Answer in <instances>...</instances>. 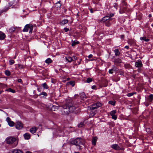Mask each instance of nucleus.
Listing matches in <instances>:
<instances>
[{"label": "nucleus", "mask_w": 153, "mask_h": 153, "mask_svg": "<svg viewBox=\"0 0 153 153\" xmlns=\"http://www.w3.org/2000/svg\"><path fill=\"white\" fill-rule=\"evenodd\" d=\"M114 14L113 13H111L110 14H108L107 16H108V17H109V19L110 18L113 17L114 16Z\"/></svg>", "instance_id": "nucleus-48"}, {"label": "nucleus", "mask_w": 153, "mask_h": 153, "mask_svg": "<svg viewBox=\"0 0 153 153\" xmlns=\"http://www.w3.org/2000/svg\"><path fill=\"white\" fill-rule=\"evenodd\" d=\"M116 112V110H114L112 111H111L110 113V114L111 116L115 115V113Z\"/></svg>", "instance_id": "nucleus-34"}, {"label": "nucleus", "mask_w": 153, "mask_h": 153, "mask_svg": "<svg viewBox=\"0 0 153 153\" xmlns=\"http://www.w3.org/2000/svg\"><path fill=\"white\" fill-rule=\"evenodd\" d=\"M14 2H15L14 1H12L10 2L8 4V7H6L4 9V11H7L9 9V7L12 6L13 5L14 6L13 4H14Z\"/></svg>", "instance_id": "nucleus-9"}, {"label": "nucleus", "mask_w": 153, "mask_h": 153, "mask_svg": "<svg viewBox=\"0 0 153 153\" xmlns=\"http://www.w3.org/2000/svg\"><path fill=\"white\" fill-rule=\"evenodd\" d=\"M112 118L114 119V120H116L117 118V115H114L111 116Z\"/></svg>", "instance_id": "nucleus-43"}, {"label": "nucleus", "mask_w": 153, "mask_h": 153, "mask_svg": "<svg viewBox=\"0 0 153 153\" xmlns=\"http://www.w3.org/2000/svg\"><path fill=\"white\" fill-rule=\"evenodd\" d=\"M72 59H73L74 60H76L77 59V57L75 56H73L72 57Z\"/></svg>", "instance_id": "nucleus-53"}, {"label": "nucleus", "mask_w": 153, "mask_h": 153, "mask_svg": "<svg viewBox=\"0 0 153 153\" xmlns=\"http://www.w3.org/2000/svg\"><path fill=\"white\" fill-rule=\"evenodd\" d=\"M61 4L60 3V1H58L55 4V6L57 8H59L61 6Z\"/></svg>", "instance_id": "nucleus-25"}, {"label": "nucleus", "mask_w": 153, "mask_h": 153, "mask_svg": "<svg viewBox=\"0 0 153 153\" xmlns=\"http://www.w3.org/2000/svg\"><path fill=\"white\" fill-rule=\"evenodd\" d=\"M55 107V109H58V107H60V106H54V105H53V107Z\"/></svg>", "instance_id": "nucleus-54"}, {"label": "nucleus", "mask_w": 153, "mask_h": 153, "mask_svg": "<svg viewBox=\"0 0 153 153\" xmlns=\"http://www.w3.org/2000/svg\"><path fill=\"white\" fill-rule=\"evenodd\" d=\"M5 74L7 76H9L10 75V72L8 70H6L5 71Z\"/></svg>", "instance_id": "nucleus-29"}, {"label": "nucleus", "mask_w": 153, "mask_h": 153, "mask_svg": "<svg viewBox=\"0 0 153 153\" xmlns=\"http://www.w3.org/2000/svg\"><path fill=\"white\" fill-rule=\"evenodd\" d=\"M26 153H31V152L29 151H27Z\"/></svg>", "instance_id": "nucleus-63"}, {"label": "nucleus", "mask_w": 153, "mask_h": 153, "mask_svg": "<svg viewBox=\"0 0 153 153\" xmlns=\"http://www.w3.org/2000/svg\"><path fill=\"white\" fill-rule=\"evenodd\" d=\"M124 67L126 68H131V66L129 64H125Z\"/></svg>", "instance_id": "nucleus-28"}, {"label": "nucleus", "mask_w": 153, "mask_h": 153, "mask_svg": "<svg viewBox=\"0 0 153 153\" xmlns=\"http://www.w3.org/2000/svg\"><path fill=\"white\" fill-rule=\"evenodd\" d=\"M114 52L115 53V55L116 56H119L120 54V53L118 49H116L114 50Z\"/></svg>", "instance_id": "nucleus-18"}, {"label": "nucleus", "mask_w": 153, "mask_h": 153, "mask_svg": "<svg viewBox=\"0 0 153 153\" xmlns=\"http://www.w3.org/2000/svg\"><path fill=\"white\" fill-rule=\"evenodd\" d=\"M136 94V93L134 92L128 93L127 94V96H128V97H130L133 96L134 94Z\"/></svg>", "instance_id": "nucleus-37"}, {"label": "nucleus", "mask_w": 153, "mask_h": 153, "mask_svg": "<svg viewBox=\"0 0 153 153\" xmlns=\"http://www.w3.org/2000/svg\"><path fill=\"white\" fill-rule=\"evenodd\" d=\"M148 16L149 18H151L152 17V15L151 14H150Z\"/></svg>", "instance_id": "nucleus-60"}, {"label": "nucleus", "mask_w": 153, "mask_h": 153, "mask_svg": "<svg viewBox=\"0 0 153 153\" xmlns=\"http://www.w3.org/2000/svg\"><path fill=\"white\" fill-rule=\"evenodd\" d=\"M149 99L150 102H151L153 100V95L151 94L149 95Z\"/></svg>", "instance_id": "nucleus-31"}, {"label": "nucleus", "mask_w": 153, "mask_h": 153, "mask_svg": "<svg viewBox=\"0 0 153 153\" xmlns=\"http://www.w3.org/2000/svg\"><path fill=\"white\" fill-rule=\"evenodd\" d=\"M18 82H19L22 83V80L21 79H18Z\"/></svg>", "instance_id": "nucleus-52"}, {"label": "nucleus", "mask_w": 153, "mask_h": 153, "mask_svg": "<svg viewBox=\"0 0 153 153\" xmlns=\"http://www.w3.org/2000/svg\"><path fill=\"white\" fill-rule=\"evenodd\" d=\"M126 9V4L125 2H123L120 10L119 12L120 13H123L125 12Z\"/></svg>", "instance_id": "nucleus-6"}, {"label": "nucleus", "mask_w": 153, "mask_h": 153, "mask_svg": "<svg viewBox=\"0 0 153 153\" xmlns=\"http://www.w3.org/2000/svg\"><path fill=\"white\" fill-rule=\"evenodd\" d=\"M52 62V60L50 58H48L45 61V62L47 64L50 63H51Z\"/></svg>", "instance_id": "nucleus-23"}, {"label": "nucleus", "mask_w": 153, "mask_h": 153, "mask_svg": "<svg viewBox=\"0 0 153 153\" xmlns=\"http://www.w3.org/2000/svg\"><path fill=\"white\" fill-rule=\"evenodd\" d=\"M84 125V123L83 122H81L78 125V127L79 128H81L83 127Z\"/></svg>", "instance_id": "nucleus-32"}, {"label": "nucleus", "mask_w": 153, "mask_h": 153, "mask_svg": "<svg viewBox=\"0 0 153 153\" xmlns=\"http://www.w3.org/2000/svg\"><path fill=\"white\" fill-rule=\"evenodd\" d=\"M92 81V79L91 78H88L87 79L86 82L88 83H90Z\"/></svg>", "instance_id": "nucleus-41"}, {"label": "nucleus", "mask_w": 153, "mask_h": 153, "mask_svg": "<svg viewBox=\"0 0 153 153\" xmlns=\"http://www.w3.org/2000/svg\"><path fill=\"white\" fill-rule=\"evenodd\" d=\"M65 59L67 61L69 62H71L72 61H74V60L73 59L72 57L70 56H68V57H66Z\"/></svg>", "instance_id": "nucleus-21"}, {"label": "nucleus", "mask_w": 153, "mask_h": 153, "mask_svg": "<svg viewBox=\"0 0 153 153\" xmlns=\"http://www.w3.org/2000/svg\"><path fill=\"white\" fill-rule=\"evenodd\" d=\"M37 129L38 128H37V127H32L30 129V131L32 134H34L36 132Z\"/></svg>", "instance_id": "nucleus-13"}, {"label": "nucleus", "mask_w": 153, "mask_h": 153, "mask_svg": "<svg viewBox=\"0 0 153 153\" xmlns=\"http://www.w3.org/2000/svg\"><path fill=\"white\" fill-rule=\"evenodd\" d=\"M79 42L78 41H74L72 42L71 44V46H74L76 45L79 44Z\"/></svg>", "instance_id": "nucleus-27"}, {"label": "nucleus", "mask_w": 153, "mask_h": 153, "mask_svg": "<svg viewBox=\"0 0 153 153\" xmlns=\"http://www.w3.org/2000/svg\"><path fill=\"white\" fill-rule=\"evenodd\" d=\"M85 143V140L81 138H77L75 139H73L71 141V144L78 146L79 149H82L81 146L84 145Z\"/></svg>", "instance_id": "nucleus-2"}, {"label": "nucleus", "mask_w": 153, "mask_h": 153, "mask_svg": "<svg viewBox=\"0 0 153 153\" xmlns=\"http://www.w3.org/2000/svg\"><path fill=\"white\" fill-rule=\"evenodd\" d=\"M6 120L8 123L11 121V119L9 117H7Z\"/></svg>", "instance_id": "nucleus-46"}, {"label": "nucleus", "mask_w": 153, "mask_h": 153, "mask_svg": "<svg viewBox=\"0 0 153 153\" xmlns=\"http://www.w3.org/2000/svg\"><path fill=\"white\" fill-rule=\"evenodd\" d=\"M143 65L142 61L140 59L138 60L135 63V66L138 68H141L142 67Z\"/></svg>", "instance_id": "nucleus-8"}, {"label": "nucleus", "mask_w": 153, "mask_h": 153, "mask_svg": "<svg viewBox=\"0 0 153 153\" xmlns=\"http://www.w3.org/2000/svg\"><path fill=\"white\" fill-rule=\"evenodd\" d=\"M111 147L115 150H120V148L118 144H114L111 146Z\"/></svg>", "instance_id": "nucleus-11"}, {"label": "nucleus", "mask_w": 153, "mask_h": 153, "mask_svg": "<svg viewBox=\"0 0 153 153\" xmlns=\"http://www.w3.org/2000/svg\"><path fill=\"white\" fill-rule=\"evenodd\" d=\"M15 30V28L14 27H12L9 29L10 32H13Z\"/></svg>", "instance_id": "nucleus-35"}, {"label": "nucleus", "mask_w": 153, "mask_h": 153, "mask_svg": "<svg viewBox=\"0 0 153 153\" xmlns=\"http://www.w3.org/2000/svg\"><path fill=\"white\" fill-rule=\"evenodd\" d=\"M114 8H115L116 9H117V4L116 3H115L114 4Z\"/></svg>", "instance_id": "nucleus-49"}, {"label": "nucleus", "mask_w": 153, "mask_h": 153, "mask_svg": "<svg viewBox=\"0 0 153 153\" xmlns=\"http://www.w3.org/2000/svg\"><path fill=\"white\" fill-rule=\"evenodd\" d=\"M121 60L120 58H115L113 61L115 64L120 63L121 62Z\"/></svg>", "instance_id": "nucleus-16"}, {"label": "nucleus", "mask_w": 153, "mask_h": 153, "mask_svg": "<svg viewBox=\"0 0 153 153\" xmlns=\"http://www.w3.org/2000/svg\"><path fill=\"white\" fill-rule=\"evenodd\" d=\"M6 37L5 34L3 32L0 31V40H3Z\"/></svg>", "instance_id": "nucleus-14"}, {"label": "nucleus", "mask_w": 153, "mask_h": 153, "mask_svg": "<svg viewBox=\"0 0 153 153\" xmlns=\"http://www.w3.org/2000/svg\"><path fill=\"white\" fill-rule=\"evenodd\" d=\"M140 39L141 40H144L146 42H149V39H147L146 37L145 36L140 37Z\"/></svg>", "instance_id": "nucleus-22"}, {"label": "nucleus", "mask_w": 153, "mask_h": 153, "mask_svg": "<svg viewBox=\"0 0 153 153\" xmlns=\"http://www.w3.org/2000/svg\"><path fill=\"white\" fill-rule=\"evenodd\" d=\"M116 102L115 101H110L108 102V103L113 105H114L115 104Z\"/></svg>", "instance_id": "nucleus-30"}, {"label": "nucleus", "mask_w": 153, "mask_h": 153, "mask_svg": "<svg viewBox=\"0 0 153 153\" xmlns=\"http://www.w3.org/2000/svg\"><path fill=\"white\" fill-rule=\"evenodd\" d=\"M109 20L106 22L105 25L106 26L109 27L110 25V23L109 22Z\"/></svg>", "instance_id": "nucleus-44"}, {"label": "nucleus", "mask_w": 153, "mask_h": 153, "mask_svg": "<svg viewBox=\"0 0 153 153\" xmlns=\"http://www.w3.org/2000/svg\"><path fill=\"white\" fill-rule=\"evenodd\" d=\"M69 84L71 85L72 87H73L75 85V82L73 81H70L69 82Z\"/></svg>", "instance_id": "nucleus-38"}, {"label": "nucleus", "mask_w": 153, "mask_h": 153, "mask_svg": "<svg viewBox=\"0 0 153 153\" xmlns=\"http://www.w3.org/2000/svg\"><path fill=\"white\" fill-rule=\"evenodd\" d=\"M128 43L129 45H132L134 44V42L133 40H129L128 42Z\"/></svg>", "instance_id": "nucleus-39"}, {"label": "nucleus", "mask_w": 153, "mask_h": 153, "mask_svg": "<svg viewBox=\"0 0 153 153\" xmlns=\"http://www.w3.org/2000/svg\"><path fill=\"white\" fill-rule=\"evenodd\" d=\"M0 86L2 88H6L7 87V85L5 84L1 83Z\"/></svg>", "instance_id": "nucleus-42"}, {"label": "nucleus", "mask_w": 153, "mask_h": 153, "mask_svg": "<svg viewBox=\"0 0 153 153\" xmlns=\"http://www.w3.org/2000/svg\"><path fill=\"white\" fill-rule=\"evenodd\" d=\"M114 72V70H113V69H110L108 71V73L111 74H112Z\"/></svg>", "instance_id": "nucleus-47"}, {"label": "nucleus", "mask_w": 153, "mask_h": 153, "mask_svg": "<svg viewBox=\"0 0 153 153\" xmlns=\"http://www.w3.org/2000/svg\"><path fill=\"white\" fill-rule=\"evenodd\" d=\"M68 22V20L67 19H64L62 20L60 22V24L62 25H64Z\"/></svg>", "instance_id": "nucleus-20"}, {"label": "nucleus", "mask_w": 153, "mask_h": 153, "mask_svg": "<svg viewBox=\"0 0 153 153\" xmlns=\"http://www.w3.org/2000/svg\"><path fill=\"white\" fill-rule=\"evenodd\" d=\"M16 128L18 129H20L23 127V124L20 121H18L16 123Z\"/></svg>", "instance_id": "nucleus-7"}, {"label": "nucleus", "mask_w": 153, "mask_h": 153, "mask_svg": "<svg viewBox=\"0 0 153 153\" xmlns=\"http://www.w3.org/2000/svg\"><path fill=\"white\" fill-rule=\"evenodd\" d=\"M18 67L20 69H22L23 68V66L21 64H18Z\"/></svg>", "instance_id": "nucleus-45"}, {"label": "nucleus", "mask_w": 153, "mask_h": 153, "mask_svg": "<svg viewBox=\"0 0 153 153\" xmlns=\"http://www.w3.org/2000/svg\"><path fill=\"white\" fill-rule=\"evenodd\" d=\"M102 104L101 103L98 102L94 103L88 107V108H90L91 110H93L96 108L101 107ZM89 110V109H88Z\"/></svg>", "instance_id": "nucleus-5"}, {"label": "nucleus", "mask_w": 153, "mask_h": 153, "mask_svg": "<svg viewBox=\"0 0 153 153\" xmlns=\"http://www.w3.org/2000/svg\"><path fill=\"white\" fill-rule=\"evenodd\" d=\"M124 35H121V38H123L124 37Z\"/></svg>", "instance_id": "nucleus-61"}, {"label": "nucleus", "mask_w": 153, "mask_h": 153, "mask_svg": "<svg viewBox=\"0 0 153 153\" xmlns=\"http://www.w3.org/2000/svg\"><path fill=\"white\" fill-rule=\"evenodd\" d=\"M9 126H13L14 125V123L12 121H11L8 123Z\"/></svg>", "instance_id": "nucleus-33"}, {"label": "nucleus", "mask_w": 153, "mask_h": 153, "mask_svg": "<svg viewBox=\"0 0 153 153\" xmlns=\"http://www.w3.org/2000/svg\"><path fill=\"white\" fill-rule=\"evenodd\" d=\"M96 88V87L95 85H93L92 86V88L93 89H95V88Z\"/></svg>", "instance_id": "nucleus-58"}, {"label": "nucleus", "mask_w": 153, "mask_h": 153, "mask_svg": "<svg viewBox=\"0 0 153 153\" xmlns=\"http://www.w3.org/2000/svg\"><path fill=\"white\" fill-rule=\"evenodd\" d=\"M64 30H65V32H67L68 31H69V29L66 27L64 28Z\"/></svg>", "instance_id": "nucleus-51"}, {"label": "nucleus", "mask_w": 153, "mask_h": 153, "mask_svg": "<svg viewBox=\"0 0 153 153\" xmlns=\"http://www.w3.org/2000/svg\"><path fill=\"white\" fill-rule=\"evenodd\" d=\"M110 20L109 17H108V16H106L104 17L101 20L100 22H107Z\"/></svg>", "instance_id": "nucleus-10"}, {"label": "nucleus", "mask_w": 153, "mask_h": 153, "mask_svg": "<svg viewBox=\"0 0 153 153\" xmlns=\"http://www.w3.org/2000/svg\"><path fill=\"white\" fill-rule=\"evenodd\" d=\"M88 57L89 58H91L93 57V55L92 54H90L88 56Z\"/></svg>", "instance_id": "nucleus-55"}, {"label": "nucleus", "mask_w": 153, "mask_h": 153, "mask_svg": "<svg viewBox=\"0 0 153 153\" xmlns=\"http://www.w3.org/2000/svg\"><path fill=\"white\" fill-rule=\"evenodd\" d=\"M80 97L82 100L86 98V97L84 92H82L80 94Z\"/></svg>", "instance_id": "nucleus-17"}, {"label": "nucleus", "mask_w": 153, "mask_h": 153, "mask_svg": "<svg viewBox=\"0 0 153 153\" xmlns=\"http://www.w3.org/2000/svg\"><path fill=\"white\" fill-rule=\"evenodd\" d=\"M117 80H115V82H117L118 81H119L120 80V78L119 77H117Z\"/></svg>", "instance_id": "nucleus-57"}, {"label": "nucleus", "mask_w": 153, "mask_h": 153, "mask_svg": "<svg viewBox=\"0 0 153 153\" xmlns=\"http://www.w3.org/2000/svg\"><path fill=\"white\" fill-rule=\"evenodd\" d=\"M5 91H8V92H11L13 93H15L16 92V91L15 90L12 89H11V88H9L8 89H6L5 90Z\"/></svg>", "instance_id": "nucleus-24"}, {"label": "nucleus", "mask_w": 153, "mask_h": 153, "mask_svg": "<svg viewBox=\"0 0 153 153\" xmlns=\"http://www.w3.org/2000/svg\"><path fill=\"white\" fill-rule=\"evenodd\" d=\"M24 136L25 139L28 140L30 137V134L28 133H26L24 134Z\"/></svg>", "instance_id": "nucleus-15"}, {"label": "nucleus", "mask_w": 153, "mask_h": 153, "mask_svg": "<svg viewBox=\"0 0 153 153\" xmlns=\"http://www.w3.org/2000/svg\"><path fill=\"white\" fill-rule=\"evenodd\" d=\"M42 85L44 89H48V87L46 83H44L42 84Z\"/></svg>", "instance_id": "nucleus-26"}, {"label": "nucleus", "mask_w": 153, "mask_h": 153, "mask_svg": "<svg viewBox=\"0 0 153 153\" xmlns=\"http://www.w3.org/2000/svg\"><path fill=\"white\" fill-rule=\"evenodd\" d=\"M13 153H23L21 150L18 149H15L12 151Z\"/></svg>", "instance_id": "nucleus-19"}, {"label": "nucleus", "mask_w": 153, "mask_h": 153, "mask_svg": "<svg viewBox=\"0 0 153 153\" xmlns=\"http://www.w3.org/2000/svg\"><path fill=\"white\" fill-rule=\"evenodd\" d=\"M37 90L39 91L40 92V91L39 90V88H37Z\"/></svg>", "instance_id": "nucleus-64"}, {"label": "nucleus", "mask_w": 153, "mask_h": 153, "mask_svg": "<svg viewBox=\"0 0 153 153\" xmlns=\"http://www.w3.org/2000/svg\"><path fill=\"white\" fill-rule=\"evenodd\" d=\"M29 30V33H32L33 30V26L32 24H29L26 25L22 30L23 32H27Z\"/></svg>", "instance_id": "nucleus-4"}, {"label": "nucleus", "mask_w": 153, "mask_h": 153, "mask_svg": "<svg viewBox=\"0 0 153 153\" xmlns=\"http://www.w3.org/2000/svg\"><path fill=\"white\" fill-rule=\"evenodd\" d=\"M113 69V70H114V71H117V68L116 67H114L113 69Z\"/></svg>", "instance_id": "nucleus-50"}, {"label": "nucleus", "mask_w": 153, "mask_h": 153, "mask_svg": "<svg viewBox=\"0 0 153 153\" xmlns=\"http://www.w3.org/2000/svg\"><path fill=\"white\" fill-rule=\"evenodd\" d=\"M89 10H90V12L91 13H93L94 12H93L92 9H89Z\"/></svg>", "instance_id": "nucleus-56"}, {"label": "nucleus", "mask_w": 153, "mask_h": 153, "mask_svg": "<svg viewBox=\"0 0 153 153\" xmlns=\"http://www.w3.org/2000/svg\"><path fill=\"white\" fill-rule=\"evenodd\" d=\"M3 92V91H0V94H1Z\"/></svg>", "instance_id": "nucleus-62"}, {"label": "nucleus", "mask_w": 153, "mask_h": 153, "mask_svg": "<svg viewBox=\"0 0 153 153\" xmlns=\"http://www.w3.org/2000/svg\"><path fill=\"white\" fill-rule=\"evenodd\" d=\"M98 138L97 137H94L92 138V144L93 145L95 146L96 144V142Z\"/></svg>", "instance_id": "nucleus-12"}, {"label": "nucleus", "mask_w": 153, "mask_h": 153, "mask_svg": "<svg viewBox=\"0 0 153 153\" xmlns=\"http://www.w3.org/2000/svg\"><path fill=\"white\" fill-rule=\"evenodd\" d=\"M6 143L9 144H13V147L16 146L18 144V141L15 137H8L6 140Z\"/></svg>", "instance_id": "nucleus-3"}, {"label": "nucleus", "mask_w": 153, "mask_h": 153, "mask_svg": "<svg viewBox=\"0 0 153 153\" xmlns=\"http://www.w3.org/2000/svg\"><path fill=\"white\" fill-rule=\"evenodd\" d=\"M125 48L126 49H128L129 48V47L128 46H125Z\"/></svg>", "instance_id": "nucleus-59"}, {"label": "nucleus", "mask_w": 153, "mask_h": 153, "mask_svg": "<svg viewBox=\"0 0 153 153\" xmlns=\"http://www.w3.org/2000/svg\"><path fill=\"white\" fill-rule=\"evenodd\" d=\"M61 107L63 108L62 113L64 115H68L74 112L76 109V107L71 100L67 101L66 104Z\"/></svg>", "instance_id": "nucleus-1"}, {"label": "nucleus", "mask_w": 153, "mask_h": 153, "mask_svg": "<svg viewBox=\"0 0 153 153\" xmlns=\"http://www.w3.org/2000/svg\"><path fill=\"white\" fill-rule=\"evenodd\" d=\"M9 64L10 65H11L15 63V61L12 59H10L9 60Z\"/></svg>", "instance_id": "nucleus-36"}, {"label": "nucleus", "mask_w": 153, "mask_h": 153, "mask_svg": "<svg viewBox=\"0 0 153 153\" xmlns=\"http://www.w3.org/2000/svg\"><path fill=\"white\" fill-rule=\"evenodd\" d=\"M39 95H43L45 96H47V94L45 92H42L40 93Z\"/></svg>", "instance_id": "nucleus-40"}]
</instances>
